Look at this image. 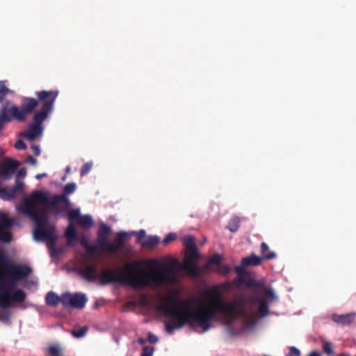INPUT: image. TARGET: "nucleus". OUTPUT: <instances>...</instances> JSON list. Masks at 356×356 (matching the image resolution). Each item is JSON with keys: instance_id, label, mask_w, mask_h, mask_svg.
I'll return each mask as SVG.
<instances>
[{"instance_id": "obj_1", "label": "nucleus", "mask_w": 356, "mask_h": 356, "mask_svg": "<svg viewBox=\"0 0 356 356\" xmlns=\"http://www.w3.org/2000/svg\"><path fill=\"white\" fill-rule=\"evenodd\" d=\"M203 298L209 300L207 304L196 310H190L189 305L195 301L193 298L180 300L177 296L172 293L162 297L161 300L165 304L159 305L156 308V311L176 320L175 323H167L165 330L172 334L186 324L195 323L205 332L211 328V322L213 321L222 319L226 324L229 325L237 316L245 314L243 297L239 302H226L221 298L218 291L213 289L206 291Z\"/></svg>"}, {"instance_id": "obj_2", "label": "nucleus", "mask_w": 356, "mask_h": 356, "mask_svg": "<svg viewBox=\"0 0 356 356\" xmlns=\"http://www.w3.org/2000/svg\"><path fill=\"white\" fill-rule=\"evenodd\" d=\"M60 202L69 206V199L65 195H56L52 200L45 193L35 191L21 203V211L29 216L35 223L33 235L37 241H47L52 245L56 241L55 227L49 224V208L56 209Z\"/></svg>"}, {"instance_id": "obj_3", "label": "nucleus", "mask_w": 356, "mask_h": 356, "mask_svg": "<svg viewBox=\"0 0 356 356\" xmlns=\"http://www.w3.org/2000/svg\"><path fill=\"white\" fill-rule=\"evenodd\" d=\"M176 260L165 264L150 274L145 272L136 273L137 262L127 263L125 270L121 274H116L114 269L106 268L98 275L100 283L106 285L111 283L128 284L135 288L147 286L149 282L156 285L173 284L177 282L174 268L177 266Z\"/></svg>"}, {"instance_id": "obj_4", "label": "nucleus", "mask_w": 356, "mask_h": 356, "mask_svg": "<svg viewBox=\"0 0 356 356\" xmlns=\"http://www.w3.org/2000/svg\"><path fill=\"white\" fill-rule=\"evenodd\" d=\"M0 262L3 264L6 272V278L0 281V321H8L9 313L7 309L11 305V302H22L25 300L26 294L24 290L17 289L18 282L27 277L31 273V269L26 265L13 264L8 262L7 258L0 255Z\"/></svg>"}, {"instance_id": "obj_5", "label": "nucleus", "mask_w": 356, "mask_h": 356, "mask_svg": "<svg viewBox=\"0 0 356 356\" xmlns=\"http://www.w3.org/2000/svg\"><path fill=\"white\" fill-rule=\"evenodd\" d=\"M58 93V91L56 90H42L35 92L36 98L32 97V99L36 102V103L35 104V105L32 111V113L38 106L40 108L33 113V122L29 126L28 129L23 134L29 140L33 141L42 135L44 130L43 122L53 111Z\"/></svg>"}, {"instance_id": "obj_6", "label": "nucleus", "mask_w": 356, "mask_h": 356, "mask_svg": "<svg viewBox=\"0 0 356 356\" xmlns=\"http://www.w3.org/2000/svg\"><path fill=\"white\" fill-rule=\"evenodd\" d=\"M35 102L31 97H24L21 99L19 106L13 105L7 108L6 105H3L0 113V131L2 129L5 123H8L13 120L18 122H24L29 115L32 114L34 108Z\"/></svg>"}, {"instance_id": "obj_7", "label": "nucleus", "mask_w": 356, "mask_h": 356, "mask_svg": "<svg viewBox=\"0 0 356 356\" xmlns=\"http://www.w3.org/2000/svg\"><path fill=\"white\" fill-rule=\"evenodd\" d=\"M249 289L254 293V296L264 293L271 300H275L277 298L273 290L266 286L265 278L257 280L255 273L246 269V290Z\"/></svg>"}, {"instance_id": "obj_8", "label": "nucleus", "mask_w": 356, "mask_h": 356, "mask_svg": "<svg viewBox=\"0 0 356 356\" xmlns=\"http://www.w3.org/2000/svg\"><path fill=\"white\" fill-rule=\"evenodd\" d=\"M253 300L259 305V307L253 316H249L246 312V330L254 327L259 318L265 317L269 312L268 302L266 298L254 296Z\"/></svg>"}, {"instance_id": "obj_9", "label": "nucleus", "mask_w": 356, "mask_h": 356, "mask_svg": "<svg viewBox=\"0 0 356 356\" xmlns=\"http://www.w3.org/2000/svg\"><path fill=\"white\" fill-rule=\"evenodd\" d=\"M199 257L200 255L196 247L186 251L182 268L192 277H197L200 275V268L195 263Z\"/></svg>"}, {"instance_id": "obj_10", "label": "nucleus", "mask_w": 356, "mask_h": 356, "mask_svg": "<svg viewBox=\"0 0 356 356\" xmlns=\"http://www.w3.org/2000/svg\"><path fill=\"white\" fill-rule=\"evenodd\" d=\"M87 301L86 295L82 293L65 292L62 294V304L66 307L81 309L85 307Z\"/></svg>"}, {"instance_id": "obj_11", "label": "nucleus", "mask_w": 356, "mask_h": 356, "mask_svg": "<svg viewBox=\"0 0 356 356\" xmlns=\"http://www.w3.org/2000/svg\"><path fill=\"white\" fill-rule=\"evenodd\" d=\"M111 232V228L108 225L104 223L100 224L99 229L97 232L96 243L102 252H106L109 243L108 236Z\"/></svg>"}, {"instance_id": "obj_12", "label": "nucleus", "mask_w": 356, "mask_h": 356, "mask_svg": "<svg viewBox=\"0 0 356 356\" xmlns=\"http://www.w3.org/2000/svg\"><path fill=\"white\" fill-rule=\"evenodd\" d=\"M19 166V162L11 159L0 162V176L5 179H10L12 174L15 172Z\"/></svg>"}, {"instance_id": "obj_13", "label": "nucleus", "mask_w": 356, "mask_h": 356, "mask_svg": "<svg viewBox=\"0 0 356 356\" xmlns=\"http://www.w3.org/2000/svg\"><path fill=\"white\" fill-rule=\"evenodd\" d=\"M127 236V232H119L114 239V243H108L106 252L114 253L116 252L117 251L122 250L124 247L125 237Z\"/></svg>"}, {"instance_id": "obj_14", "label": "nucleus", "mask_w": 356, "mask_h": 356, "mask_svg": "<svg viewBox=\"0 0 356 356\" xmlns=\"http://www.w3.org/2000/svg\"><path fill=\"white\" fill-rule=\"evenodd\" d=\"M79 274L88 282H94L98 278L95 266L90 264H86L81 268Z\"/></svg>"}, {"instance_id": "obj_15", "label": "nucleus", "mask_w": 356, "mask_h": 356, "mask_svg": "<svg viewBox=\"0 0 356 356\" xmlns=\"http://www.w3.org/2000/svg\"><path fill=\"white\" fill-rule=\"evenodd\" d=\"M355 312H350L346 314H334L332 316V319L334 322L343 326L352 324L355 320Z\"/></svg>"}, {"instance_id": "obj_16", "label": "nucleus", "mask_w": 356, "mask_h": 356, "mask_svg": "<svg viewBox=\"0 0 356 356\" xmlns=\"http://www.w3.org/2000/svg\"><path fill=\"white\" fill-rule=\"evenodd\" d=\"M238 278L234 281L235 285H242L245 283V257L241 259V264L236 267Z\"/></svg>"}, {"instance_id": "obj_17", "label": "nucleus", "mask_w": 356, "mask_h": 356, "mask_svg": "<svg viewBox=\"0 0 356 356\" xmlns=\"http://www.w3.org/2000/svg\"><path fill=\"white\" fill-rule=\"evenodd\" d=\"M261 257L265 260H273L276 258L277 254L275 252L270 251L269 246L265 242H262L261 244Z\"/></svg>"}, {"instance_id": "obj_18", "label": "nucleus", "mask_w": 356, "mask_h": 356, "mask_svg": "<svg viewBox=\"0 0 356 356\" xmlns=\"http://www.w3.org/2000/svg\"><path fill=\"white\" fill-rule=\"evenodd\" d=\"M46 303L48 305L55 307L58 303H62V296H58L56 293L53 291L47 293L45 297Z\"/></svg>"}, {"instance_id": "obj_19", "label": "nucleus", "mask_w": 356, "mask_h": 356, "mask_svg": "<svg viewBox=\"0 0 356 356\" xmlns=\"http://www.w3.org/2000/svg\"><path fill=\"white\" fill-rule=\"evenodd\" d=\"M265 260L261 256H258L254 253L246 257V267L260 266Z\"/></svg>"}, {"instance_id": "obj_20", "label": "nucleus", "mask_w": 356, "mask_h": 356, "mask_svg": "<svg viewBox=\"0 0 356 356\" xmlns=\"http://www.w3.org/2000/svg\"><path fill=\"white\" fill-rule=\"evenodd\" d=\"M24 187V183L22 180H15V185L10 188H8L13 199L15 198L17 194L23 192Z\"/></svg>"}, {"instance_id": "obj_21", "label": "nucleus", "mask_w": 356, "mask_h": 356, "mask_svg": "<svg viewBox=\"0 0 356 356\" xmlns=\"http://www.w3.org/2000/svg\"><path fill=\"white\" fill-rule=\"evenodd\" d=\"M221 260L222 257L220 254H216L209 259L208 262L204 265L202 268L205 272H209L211 270V266L212 264L220 266Z\"/></svg>"}, {"instance_id": "obj_22", "label": "nucleus", "mask_w": 356, "mask_h": 356, "mask_svg": "<svg viewBox=\"0 0 356 356\" xmlns=\"http://www.w3.org/2000/svg\"><path fill=\"white\" fill-rule=\"evenodd\" d=\"M160 238L157 236H149L147 240L142 242L143 248H154L159 243Z\"/></svg>"}, {"instance_id": "obj_23", "label": "nucleus", "mask_w": 356, "mask_h": 356, "mask_svg": "<svg viewBox=\"0 0 356 356\" xmlns=\"http://www.w3.org/2000/svg\"><path fill=\"white\" fill-rule=\"evenodd\" d=\"M78 224L84 229L90 228L92 224L93 220L90 216H81L78 219Z\"/></svg>"}, {"instance_id": "obj_24", "label": "nucleus", "mask_w": 356, "mask_h": 356, "mask_svg": "<svg viewBox=\"0 0 356 356\" xmlns=\"http://www.w3.org/2000/svg\"><path fill=\"white\" fill-rule=\"evenodd\" d=\"M13 221L5 213L0 212V230L6 229L12 226Z\"/></svg>"}, {"instance_id": "obj_25", "label": "nucleus", "mask_w": 356, "mask_h": 356, "mask_svg": "<svg viewBox=\"0 0 356 356\" xmlns=\"http://www.w3.org/2000/svg\"><path fill=\"white\" fill-rule=\"evenodd\" d=\"M182 242L184 245L185 246L186 251L189 249H193V248L196 247L195 238L192 236L187 235L182 238Z\"/></svg>"}, {"instance_id": "obj_26", "label": "nucleus", "mask_w": 356, "mask_h": 356, "mask_svg": "<svg viewBox=\"0 0 356 356\" xmlns=\"http://www.w3.org/2000/svg\"><path fill=\"white\" fill-rule=\"evenodd\" d=\"M239 225L240 219L238 217H234L229 221L227 227L231 232H235L238 230Z\"/></svg>"}, {"instance_id": "obj_27", "label": "nucleus", "mask_w": 356, "mask_h": 356, "mask_svg": "<svg viewBox=\"0 0 356 356\" xmlns=\"http://www.w3.org/2000/svg\"><path fill=\"white\" fill-rule=\"evenodd\" d=\"M65 236L69 240L77 238V233L73 225L70 224L68 225L65 232Z\"/></svg>"}, {"instance_id": "obj_28", "label": "nucleus", "mask_w": 356, "mask_h": 356, "mask_svg": "<svg viewBox=\"0 0 356 356\" xmlns=\"http://www.w3.org/2000/svg\"><path fill=\"white\" fill-rule=\"evenodd\" d=\"M323 350L328 356H331L334 354L333 345L331 342L323 341Z\"/></svg>"}, {"instance_id": "obj_29", "label": "nucleus", "mask_w": 356, "mask_h": 356, "mask_svg": "<svg viewBox=\"0 0 356 356\" xmlns=\"http://www.w3.org/2000/svg\"><path fill=\"white\" fill-rule=\"evenodd\" d=\"M48 353L50 356H60L61 348L56 345H51L48 348Z\"/></svg>"}, {"instance_id": "obj_30", "label": "nucleus", "mask_w": 356, "mask_h": 356, "mask_svg": "<svg viewBox=\"0 0 356 356\" xmlns=\"http://www.w3.org/2000/svg\"><path fill=\"white\" fill-rule=\"evenodd\" d=\"M12 239V234L10 232L5 231V229L0 230V241L8 243Z\"/></svg>"}, {"instance_id": "obj_31", "label": "nucleus", "mask_w": 356, "mask_h": 356, "mask_svg": "<svg viewBox=\"0 0 356 356\" xmlns=\"http://www.w3.org/2000/svg\"><path fill=\"white\" fill-rule=\"evenodd\" d=\"M82 245L84 246L87 253L89 254H95L97 252V248H99L97 246V245H92L88 244L86 241H83L82 243Z\"/></svg>"}, {"instance_id": "obj_32", "label": "nucleus", "mask_w": 356, "mask_h": 356, "mask_svg": "<svg viewBox=\"0 0 356 356\" xmlns=\"http://www.w3.org/2000/svg\"><path fill=\"white\" fill-rule=\"evenodd\" d=\"M88 331V327L86 326L81 327L78 330H72V335L76 338H81L86 335Z\"/></svg>"}, {"instance_id": "obj_33", "label": "nucleus", "mask_w": 356, "mask_h": 356, "mask_svg": "<svg viewBox=\"0 0 356 356\" xmlns=\"http://www.w3.org/2000/svg\"><path fill=\"white\" fill-rule=\"evenodd\" d=\"M0 197L3 200H10L13 199L10 194L8 188H0Z\"/></svg>"}, {"instance_id": "obj_34", "label": "nucleus", "mask_w": 356, "mask_h": 356, "mask_svg": "<svg viewBox=\"0 0 356 356\" xmlns=\"http://www.w3.org/2000/svg\"><path fill=\"white\" fill-rule=\"evenodd\" d=\"M76 188V184L74 182L68 183L65 185L64 188V195H69L75 191Z\"/></svg>"}, {"instance_id": "obj_35", "label": "nucleus", "mask_w": 356, "mask_h": 356, "mask_svg": "<svg viewBox=\"0 0 356 356\" xmlns=\"http://www.w3.org/2000/svg\"><path fill=\"white\" fill-rule=\"evenodd\" d=\"M92 163H86L81 168L80 175L81 177L86 175L92 169Z\"/></svg>"}, {"instance_id": "obj_36", "label": "nucleus", "mask_w": 356, "mask_h": 356, "mask_svg": "<svg viewBox=\"0 0 356 356\" xmlns=\"http://www.w3.org/2000/svg\"><path fill=\"white\" fill-rule=\"evenodd\" d=\"M176 238H177V234L170 232L165 236V238L163 240L162 243L163 245H166L169 243L175 241Z\"/></svg>"}, {"instance_id": "obj_37", "label": "nucleus", "mask_w": 356, "mask_h": 356, "mask_svg": "<svg viewBox=\"0 0 356 356\" xmlns=\"http://www.w3.org/2000/svg\"><path fill=\"white\" fill-rule=\"evenodd\" d=\"M154 351L153 347L144 346L140 356H152Z\"/></svg>"}, {"instance_id": "obj_38", "label": "nucleus", "mask_w": 356, "mask_h": 356, "mask_svg": "<svg viewBox=\"0 0 356 356\" xmlns=\"http://www.w3.org/2000/svg\"><path fill=\"white\" fill-rule=\"evenodd\" d=\"M68 218L71 220L78 218L81 216L79 209H72L68 212Z\"/></svg>"}, {"instance_id": "obj_39", "label": "nucleus", "mask_w": 356, "mask_h": 356, "mask_svg": "<svg viewBox=\"0 0 356 356\" xmlns=\"http://www.w3.org/2000/svg\"><path fill=\"white\" fill-rule=\"evenodd\" d=\"M300 351L295 346L289 347V352L286 356H300Z\"/></svg>"}, {"instance_id": "obj_40", "label": "nucleus", "mask_w": 356, "mask_h": 356, "mask_svg": "<svg viewBox=\"0 0 356 356\" xmlns=\"http://www.w3.org/2000/svg\"><path fill=\"white\" fill-rule=\"evenodd\" d=\"M230 270H231V268L227 265L219 266V268H218L219 273L222 275L228 274L230 272Z\"/></svg>"}, {"instance_id": "obj_41", "label": "nucleus", "mask_w": 356, "mask_h": 356, "mask_svg": "<svg viewBox=\"0 0 356 356\" xmlns=\"http://www.w3.org/2000/svg\"><path fill=\"white\" fill-rule=\"evenodd\" d=\"M15 147L17 149H26V145L22 140H17L15 143Z\"/></svg>"}, {"instance_id": "obj_42", "label": "nucleus", "mask_w": 356, "mask_h": 356, "mask_svg": "<svg viewBox=\"0 0 356 356\" xmlns=\"http://www.w3.org/2000/svg\"><path fill=\"white\" fill-rule=\"evenodd\" d=\"M26 175V170L24 168L20 169L16 175L15 180H20L21 178H24Z\"/></svg>"}, {"instance_id": "obj_43", "label": "nucleus", "mask_w": 356, "mask_h": 356, "mask_svg": "<svg viewBox=\"0 0 356 356\" xmlns=\"http://www.w3.org/2000/svg\"><path fill=\"white\" fill-rule=\"evenodd\" d=\"M147 339L151 343H155L158 341V337L150 332L148 333Z\"/></svg>"}, {"instance_id": "obj_44", "label": "nucleus", "mask_w": 356, "mask_h": 356, "mask_svg": "<svg viewBox=\"0 0 356 356\" xmlns=\"http://www.w3.org/2000/svg\"><path fill=\"white\" fill-rule=\"evenodd\" d=\"M146 233L144 229H140L137 233V240L140 242L145 237Z\"/></svg>"}, {"instance_id": "obj_45", "label": "nucleus", "mask_w": 356, "mask_h": 356, "mask_svg": "<svg viewBox=\"0 0 356 356\" xmlns=\"http://www.w3.org/2000/svg\"><path fill=\"white\" fill-rule=\"evenodd\" d=\"M6 272H5V268H3V264L0 262V281H2L6 278Z\"/></svg>"}, {"instance_id": "obj_46", "label": "nucleus", "mask_w": 356, "mask_h": 356, "mask_svg": "<svg viewBox=\"0 0 356 356\" xmlns=\"http://www.w3.org/2000/svg\"><path fill=\"white\" fill-rule=\"evenodd\" d=\"M31 149L35 156H39L40 154V149L39 146L33 145L31 146Z\"/></svg>"}, {"instance_id": "obj_47", "label": "nucleus", "mask_w": 356, "mask_h": 356, "mask_svg": "<svg viewBox=\"0 0 356 356\" xmlns=\"http://www.w3.org/2000/svg\"><path fill=\"white\" fill-rule=\"evenodd\" d=\"M8 92V88L3 83L0 82V93H3V95H6Z\"/></svg>"}, {"instance_id": "obj_48", "label": "nucleus", "mask_w": 356, "mask_h": 356, "mask_svg": "<svg viewBox=\"0 0 356 356\" xmlns=\"http://www.w3.org/2000/svg\"><path fill=\"white\" fill-rule=\"evenodd\" d=\"M27 162L32 165H35L36 163V159H34L32 156H29L27 158Z\"/></svg>"}, {"instance_id": "obj_49", "label": "nucleus", "mask_w": 356, "mask_h": 356, "mask_svg": "<svg viewBox=\"0 0 356 356\" xmlns=\"http://www.w3.org/2000/svg\"><path fill=\"white\" fill-rule=\"evenodd\" d=\"M47 173H41V174H37L35 177L37 179H42L43 177H47Z\"/></svg>"}, {"instance_id": "obj_50", "label": "nucleus", "mask_w": 356, "mask_h": 356, "mask_svg": "<svg viewBox=\"0 0 356 356\" xmlns=\"http://www.w3.org/2000/svg\"><path fill=\"white\" fill-rule=\"evenodd\" d=\"M309 356H321V354L318 351H312L309 353Z\"/></svg>"}, {"instance_id": "obj_51", "label": "nucleus", "mask_w": 356, "mask_h": 356, "mask_svg": "<svg viewBox=\"0 0 356 356\" xmlns=\"http://www.w3.org/2000/svg\"><path fill=\"white\" fill-rule=\"evenodd\" d=\"M6 95H3V93H0V102H2L4 100Z\"/></svg>"}, {"instance_id": "obj_52", "label": "nucleus", "mask_w": 356, "mask_h": 356, "mask_svg": "<svg viewBox=\"0 0 356 356\" xmlns=\"http://www.w3.org/2000/svg\"><path fill=\"white\" fill-rule=\"evenodd\" d=\"M138 342H139V343H140V344H144V343L146 342V341H145V339H143V338H140V339H138Z\"/></svg>"}, {"instance_id": "obj_53", "label": "nucleus", "mask_w": 356, "mask_h": 356, "mask_svg": "<svg viewBox=\"0 0 356 356\" xmlns=\"http://www.w3.org/2000/svg\"><path fill=\"white\" fill-rule=\"evenodd\" d=\"M338 356H350V355L343 353L339 355Z\"/></svg>"}, {"instance_id": "obj_54", "label": "nucleus", "mask_w": 356, "mask_h": 356, "mask_svg": "<svg viewBox=\"0 0 356 356\" xmlns=\"http://www.w3.org/2000/svg\"><path fill=\"white\" fill-rule=\"evenodd\" d=\"M70 169H71V168H70V166H67V167L66 168V170H65L66 173H69V172H70Z\"/></svg>"}, {"instance_id": "obj_55", "label": "nucleus", "mask_w": 356, "mask_h": 356, "mask_svg": "<svg viewBox=\"0 0 356 356\" xmlns=\"http://www.w3.org/2000/svg\"><path fill=\"white\" fill-rule=\"evenodd\" d=\"M245 301H246V303H247L248 302V298L247 297H246Z\"/></svg>"}]
</instances>
